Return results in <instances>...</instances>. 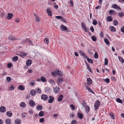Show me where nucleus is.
Listing matches in <instances>:
<instances>
[{
    "instance_id": "nucleus-1",
    "label": "nucleus",
    "mask_w": 124,
    "mask_h": 124,
    "mask_svg": "<svg viewBox=\"0 0 124 124\" xmlns=\"http://www.w3.org/2000/svg\"><path fill=\"white\" fill-rule=\"evenodd\" d=\"M100 102L99 101H96L94 104V110H96L98 109L99 106Z\"/></svg>"
},
{
    "instance_id": "nucleus-2",
    "label": "nucleus",
    "mask_w": 124,
    "mask_h": 124,
    "mask_svg": "<svg viewBox=\"0 0 124 124\" xmlns=\"http://www.w3.org/2000/svg\"><path fill=\"white\" fill-rule=\"evenodd\" d=\"M8 39L12 41L18 40L19 39H16L15 37L12 36H10L8 38Z\"/></svg>"
},
{
    "instance_id": "nucleus-3",
    "label": "nucleus",
    "mask_w": 124,
    "mask_h": 124,
    "mask_svg": "<svg viewBox=\"0 0 124 124\" xmlns=\"http://www.w3.org/2000/svg\"><path fill=\"white\" fill-rule=\"evenodd\" d=\"M112 7L113 8L119 9L120 10H121V8L120 7L116 4H113L112 5Z\"/></svg>"
},
{
    "instance_id": "nucleus-4",
    "label": "nucleus",
    "mask_w": 124,
    "mask_h": 124,
    "mask_svg": "<svg viewBox=\"0 0 124 124\" xmlns=\"http://www.w3.org/2000/svg\"><path fill=\"white\" fill-rule=\"evenodd\" d=\"M79 52L80 55L82 56L83 57L85 58H87L88 57V56L86 55L85 54H84V52L83 51L79 50Z\"/></svg>"
},
{
    "instance_id": "nucleus-5",
    "label": "nucleus",
    "mask_w": 124,
    "mask_h": 124,
    "mask_svg": "<svg viewBox=\"0 0 124 124\" xmlns=\"http://www.w3.org/2000/svg\"><path fill=\"white\" fill-rule=\"evenodd\" d=\"M81 25L82 28L84 29V31L86 32H88V30L87 29L86 26L85 24L84 23H81Z\"/></svg>"
},
{
    "instance_id": "nucleus-6",
    "label": "nucleus",
    "mask_w": 124,
    "mask_h": 124,
    "mask_svg": "<svg viewBox=\"0 0 124 124\" xmlns=\"http://www.w3.org/2000/svg\"><path fill=\"white\" fill-rule=\"evenodd\" d=\"M54 100V98L52 96H49V99L48 101L49 103H52Z\"/></svg>"
},
{
    "instance_id": "nucleus-7",
    "label": "nucleus",
    "mask_w": 124,
    "mask_h": 124,
    "mask_svg": "<svg viewBox=\"0 0 124 124\" xmlns=\"http://www.w3.org/2000/svg\"><path fill=\"white\" fill-rule=\"evenodd\" d=\"M41 98L42 100L44 101H46L48 99V97L46 95L42 94L41 96Z\"/></svg>"
},
{
    "instance_id": "nucleus-8",
    "label": "nucleus",
    "mask_w": 124,
    "mask_h": 124,
    "mask_svg": "<svg viewBox=\"0 0 124 124\" xmlns=\"http://www.w3.org/2000/svg\"><path fill=\"white\" fill-rule=\"evenodd\" d=\"M6 108L3 106H1L0 108V111L1 112L4 113L6 111Z\"/></svg>"
},
{
    "instance_id": "nucleus-9",
    "label": "nucleus",
    "mask_w": 124,
    "mask_h": 124,
    "mask_svg": "<svg viewBox=\"0 0 124 124\" xmlns=\"http://www.w3.org/2000/svg\"><path fill=\"white\" fill-rule=\"evenodd\" d=\"M51 9L50 8H48L46 9V11L49 15L50 16H52V12Z\"/></svg>"
},
{
    "instance_id": "nucleus-10",
    "label": "nucleus",
    "mask_w": 124,
    "mask_h": 124,
    "mask_svg": "<svg viewBox=\"0 0 124 124\" xmlns=\"http://www.w3.org/2000/svg\"><path fill=\"white\" fill-rule=\"evenodd\" d=\"M56 74L57 75H58L60 76H62V75L61 73V71H60L59 70H56L55 72Z\"/></svg>"
},
{
    "instance_id": "nucleus-11",
    "label": "nucleus",
    "mask_w": 124,
    "mask_h": 124,
    "mask_svg": "<svg viewBox=\"0 0 124 124\" xmlns=\"http://www.w3.org/2000/svg\"><path fill=\"white\" fill-rule=\"evenodd\" d=\"M84 85L85 87L86 88L87 90H88L89 91H90L91 93H92L93 94H94V93L91 89L90 87H89L86 85V84H85Z\"/></svg>"
},
{
    "instance_id": "nucleus-12",
    "label": "nucleus",
    "mask_w": 124,
    "mask_h": 124,
    "mask_svg": "<svg viewBox=\"0 0 124 124\" xmlns=\"http://www.w3.org/2000/svg\"><path fill=\"white\" fill-rule=\"evenodd\" d=\"M23 42H24V43L28 42L29 44L31 45L32 44V42L30 39H27L25 40H23Z\"/></svg>"
},
{
    "instance_id": "nucleus-13",
    "label": "nucleus",
    "mask_w": 124,
    "mask_h": 124,
    "mask_svg": "<svg viewBox=\"0 0 124 124\" xmlns=\"http://www.w3.org/2000/svg\"><path fill=\"white\" fill-rule=\"evenodd\" d=\"M29 104L30 105L31 107L35 105V103L33 101L30 100L29 101Z\"/></svg>"
},
{
    "instance_id": "nucleus-14",
    "label": "nucleus",
    "mask_w": 124,
    "mask_h": 124,
    "mask_svg": "<svg viewBox=\"0 0 124 124\" xmlns=\"http://www.w3.org/2000/svg\"><path fill=\"white\" fill-rule=\"evenodd\" d=\"M60 29L62 31H65L67 30V28L63 25H61Z\"/></svg>"
},
{
    "instance_id": "nucleus-15",
    "label": "nucleus",
    "mask_w": 124,
    "mask_h": 124,
    "mask_svg": "<svg viewBox=\"0 0 124 124\" xmlns=\"http://www.w3.org/2000/svg\"><path fill=\"white\" fill-rule=\"evenodd\" d=\"M87 81L88 85H90L92 83V80L90 78H87Z\"/></svg>"
},
{
    "instance_id": "nucleus-16",
    "label": "nucleus",
    "mask_w": 124,
    "mask_h": 124,
    "mask_svg": "<svg viewBox=\"0 0 124 124\" xmlns=\"http://www.w3.org/2000/svg\"><path fill=\"white\" fill-rule=\"evenodd\" d=\"M63 79L62 78L59 77L57 80V84L59 85V84L60 83L63 81Z\"/></svg>"
},
{
    "instance_id": "nucleus-17",
    "label": "nucleus",
    "mask_w": 124,
    "mask_h": 124,
    "mask_svg": "<svg viewBox=\"0 0 124 124\" xmlns=\"http://www.w3.org/2000/svg\"><path fill=\"white\" fill-rule=\"evenodd\" d=\"M30 93L32 96H34L36 94V92L35 90L33 89H32L31 90Z\"/></svg>"
},
{
    "instance_id": "nucleus-18",
    "label": "nucleus",
    "mask_w": 124,
    "mask_h": 124,
    "mask_svg": "<svg viewBox=\"0 0 124 124\" xmlns=\"http://www.w3.org/2000/svg\"><path fill=\"white\" fill-rule=\"evenodd\" d=\"M77 115L79 119H82L83 118V116L82 114L81 113H80L78 112L77 113Z\"/></svg>"
},
{
    "instance_id": "nucleus-19",
    "label": "nucleus",
    "mask_w": 124,
    "mask_h": 124,
    "mask_svg": "<svg viewBox=\"0 0 124 124\" xmlns=\"http://www.w3.org/2000/svg\"><path fill=\"white\" fill-rule=\"evenodd\" d=\"M106 20L108 22L112 21V17L111 16H108L106 18Z\"/></svg>"
},
{
    "instance_id": "nucleus-20",
    "label": "nucleus",
    "mask_w": 124,
    "mask_h": 124,
    "mask_svg": "<svg viewBox=\"0 0 124 124\" xmlns=\"http://www.w3.org/2000/svg\"><path fill=\"white\" fill-rule=\"evenodd\" d=\"M13 16V14L11 13H9L8 14L7 18L8 19H10L12 18Z\"/></svg>"
},
{
    "instance_id": "nucleus-21",
    "label": "nucleus",
    "mask_w": 124,
    "mask_h": 124,
    "mask_svg": "<svg viewBox=\"0 0 124 124\" xmlns=\"http://www.w3.org/2000/svg\"><path fill=\"white\" fill-rule=\"evenodd\" d=\"M53 88H54V91L55 93H57L59 92V87H56Z\"/></svg>"
},
{
    "instance_id": "nucleus-22",
    "label": "nucleus",
    "mask_w": 124,
    "mask_h": 124,
    "mask_svg": "<svg viewBox=\"0 0 124 124\" xmlns=\"http://www.w3.org/2000/svg\"><path fill=\"white\" fill-rule=\"evenodd\" d=\"M32 63V61L31 60H28L26 62V65L28 66H30Z\"/></svg>"
},
{
    "instance_id": "nucleus-23",
    "label": "nucleus",
    "mask_w": 124,
    "mask_h": 124,
    "mask_svg": "<svg viewBox=\"0 0 124 124\" xmlns=\"http://www.w3.org/2000/svg\"><path fill=\"white\" fill-rule=\"evenodd\" d=\"M109 29L111 31L113 32H115L116 31V28L113 26H110L109 27Z\"/></svg>"
},
{
    "instance_id": "nucleus-24",
    "label": "nucleus",
    "mask_w": 124,
    "mask_h": 124,
    "mask_svg": "<svg viewBox=\"0 0 124 124\" xmlns=\"http://www.w3.org/2000/svg\"><path fill=\"white\" fill-rule=\"evenodd\" d=\"M63 96L62 94H60L59 95V96L58 99V100H57L58 101H62V100L63 99Z\"/></svg>"
},
{
    "instance_id": "nucleus-25",
    "label": "nucleus",
    "mask_w": 124,
    "mask_h": 124,
    "mask_svg": "<svg viewBox=\"0 0 124 124\" xmlns=\"http://www.w3.org/2000/svg\"><path fill=\"white\" fill-rule=\"evenodd\" d=\"M6 115L10 117L12 115V112L10 111H8L7 112Z\"/></svg>"
},
{
    "instance_id": "nucleus-26",
    "label": "nucleus",
    "mask_w": 124,
    "mask_h": 124,
    "mask_svg": "<svg viewBox=\"0 0 124 124\" xmlns=\"http://www.w3.org/2000/svg\"><path fill=\"white\" fill-rule=\"evenodd\" d=\"M26 105V104L24 102H22L20 104V106L23 108L25 107Z\"/></svg>"
},
{
    "instance_id": "nucleus-27",
    "label": "nucleus",
    "mask_w": 124,
    "mask_h": 124,
    "mask_svg": "<svg viewBox=\"0 0 124 124\" xmlns=\"http://www.w3.org/2000/svg\"><path fill=\"white\" fill-rule=\"evenodd\" d=\"M36 109L38 110H41L42 109V107L40 105H38L36 106Z\"/></svg>"
},
{
    "instance_id": "nucleus-28",
    "label": "nucleus",
    "mask_w": 124,
    "mask_h": 124,
    "mask_svg": "<svg viewBox=\"0 0 124 124\" xmlns=\"http://www.w3.org/2000/svg\"><path fill=\"white\" fill-rule=\"evenodd\" d=\"M15 122L16 124H20L21 123V120L20 119H16Z\"/></svg>"
},
{
    "instance_id": "nucleus-29",
    "label": "nucleus",
    "mask_w": 124,
    "mask_h": 124,
    "mask_svg": "<svg viewBox=\"0 0 124 124\" xmlns=\"http://www.w3.org/2000/svg\"><path fill=\"white\" fill-rule=\"evenodd\" d=\"M5 122L6 124H11V120L9 119H7L6 120Z\"/></svg>"
},
{
    "instance_id": "nucleus-30",
    "label": "nucleus",
    "mask_w": 124,
    "mask_h": 124,
    "mask_svg": "<svg viewBox=\"0 0 124 124\" xmlns=\"http://www.w3.org/2000/svg\"><path fill=\"white\" fill-rule=\"evenodd\" d=\"M44 115V112L43 111H41L39 112L38 115L39 116L42 117Z\"/></svg>"
},
{
    "instance_id": "nucleus-31",
    "label": "nucleus",
    "mask_w": 124,
    "mask_h": 124,
    "mask_svg": "<svg viewBox=\"0 0 124 124\" xmlns=\"http://www.w3.org/2000/svg\"><path fill=\"white\" fill-rule=\"evenodd\" d=\"M118 59L120 62L122 63H123L124 62V60L120 56L118 57Z\"/></svg>"
},
{
    "instance_id": "nucleus-32",
    "label": "nucleus",
    "mask_w": 124,
    "mask_h": 124,
    "mask_svg": "<svg viewBox=\"0 0 124 124\" xmlns=\"http://www.w3.org/2000/svg\"><path fill=\"white\" fill-rule=\"evenodd\" d=\"M41 80L43 82H45L46 81V78L43 77H41L40 78Z\"/></svg>"
},
{
    "instance_id": "nucleus-33",
    "label": "nucleus",
    "mask_w": 124,
    "mask_h": 124,
    "mask_svg": "<svg viewBox=\"0 0 124 124\" xmlns=\"http://www.w3.org/2000/svg\"><path fill=\"white\" fill-rule=\"evenodd\" d=\"M115 13V11L112 10H110L109 11V13L110 15H112L114 14Z\"/></svg>"
},
{
    "instance_id": "nucleus-34",
    "label": "nucleus",
    "mask_w": 124,
    "mask_h": 124,
    "mask_svg": "<svg viewBox=\"0 0 124 124\" xmlns=\"http://www.w3.org/2000/svg\"><path fill=\"white\" fill-rule=\"evenodd\" d=\"M18 88L20 90H24V87L22 85H20L18 86Z\"/></svg>"
},
{
    "instance_id": "nucleus-35",
    "label": "nucleus",
    "mask_w": 124,
    "mask_h": 124,
    "mask_svg": "<svg viewBox=\"0 0 124 124\" xmlns=\"http://www.w3.org/2000/svg\"><path fill=\"white\" fill-rule=\"evenodd\" d=\"M85 107V110L86 112L87 113H88L90 110V108L89 106H87Z\"/></svg>"
},
{
    "instance_id": "nucleus-36",
    "label": "nucleus",
    "mask_w": 124,
    "mask_h": 124,
    "mask_svg": "<svg viewBox=\"0 0 124 124\" xmlns=\"http://www.w3.org/2000/svg\"><path fill=\"white\" fill-rule=\"evenodd\" d=\"M113 23L114 25L116 26L118 24V22L116 20H115L113 22Z\"/></svg>"
},
{
    "instance_id": "nucleus-37",
    "label": "nucleus",
    "mask_w": 124,
    "mask_h": 124,
    "mask_svg": "<svg viewBox=\"0 0 124 124\" xmlns=\"http://www.w3.org/2000/svg\"><path fill=\"white\" fill-rule=\"evenodd\" d=\"M124 15V13L122 12H120L118 14V16L121 17H122Z\"/></svg>"
},
{
    "instance_id": "nucleus-38",
    "label": "nucleus",
    "mask_w": 124,
    "mask_h": 124,
    "mask_svg": "<svg viewBox=\"0 0 124 124\" xmlns=\"http://www.w3.org/2000/svg\"><path fill=\"white\" fill-rule=\"evenodd\" d=\"M104 41L105 42L107 45H109L110 44L109 42L107 39L105 38L104 39Z\"/></svg>"
},
{
    "instance_id": "nucleus-39",
    "label": "nucleus",
    "mask_w": 124,
    "mask_h": 124,
    "mask_svg": "<svg viewBox=\"0 0 124 124\" xmlns=\"http://www.w3.org/2000/svg\"><path fill=\"white\" fill-rule=\"evenodd\" d=\"M85 58L87 59V61L88 62L91 63H93V60L89 58L88 57L87 58Z\"/></svg>"
},
{
    "instance_id": "nucleus-40",
    "label": "nucleus",
    "mask_w": 124,
    "mask_h": 124,
    "mask_svg": "<svg viewBox=\"0 0 124 124\" xmlns=\"http://www.w3.org/2000/svg\"><path fill=\"white\" fill-rule=\"evenodd\" d=\"M73 1L72 0H70V1L69 2V4L71 7H72L73 5Z\"/></svg>"
},
{
    "instance_id": "nucleus-41",
    "label": "nucleus",
    "mask_w": 124,
    "mask_h": 124,
    "mask_svg": "<svg viewBox=\"0 0 124 124\" xmlns=\"http://www.w3.org/2000/svg\"><path fill=\"white\" fill-rule=\"evenodd\" d=\"M18 59V57L17 56H15L12 59L13 61L14 62H16L17 61Z\"/></svg>"
},
{
    "instance_id": "nucleus-42",
    "label": "nucleus",
    "mask_w": 124,
    "mask_h": 124,
    "mask_svg": "<svg viewBox=\"0 0 124 124\" xmlns=\"http://www.w3.org/2000/svg\"><path fill=\"white\" fill-rule=\"evenodd\" d=\"M49 82L52 85H54L55 84V81L52 79H50V80Z\"/></svg>"
},
{
    "instance_id": "nucleus-43",
    "label": "nucleus",
    "mask_w": 124,
    "mask_h": 124,
    "mask_svg": "<svg viewBox=\"0 0 124 124\" xmlns=\"http://www.w3.org/2000/svg\"><path fill=\"white\" fill-rule=\"evenodd\" d=\"M44 42H45L46 44L48 45L49 44L48 39L47 38H45L44 40Z\"/></svg>"
},
{
    "instance_id": "nucleus-44",
    "label": "nucleus",
    "mask_w": 124,
    "mask_h": 124,
    "mask_svg": "<svg viewBox=\"0 0 124 124\" xmlns=\"http://www.w3.org/2000/svg\"><path fill=\"white\" fill-rule=\"evenodd\" d=\"M116 101L118 102L122 103L123 102L119 98H117L116 99Z\"/></svg>"
},
{
    "instance_id": "nucleus-45",
    "label": "nucleus",
    "mask_w": 124,
    "mask_h": 124,
    "mask_svg": "<svg viewBox=\"0 0 124 124\" xmlns=\"http://www.w3.org/2000/svg\"><path fill=\"white\" fill-rule=\"evenodd\" d=\"M108 63V60L107 58H105L104 64L105 65H107Z\"/></svg>"
},
{
    "instance_id": "nucleus-46",
    "label": "nucleus",
    "mask_w": 124,
    "mask_h": 124,
    "mask_svg": "<svg viewBox=\"0 0 124 124\" xmlns=\"http://www.w3.org/2000/svg\"><path fill=\"white\" fill-rule=\"evenodd\" d=\"M94 58L95 59H97L98 58V53L97 52H96L94 55Z\"/></svg>"
},
{
    "instance_id": "nucleus-47",
    "label": "nucleus",
    "mask_w": 124,
    "mask_h": 124,
    "mask_svg": "<svg viewBox=\"0 0 124 124\" xmlns=\"http://www.w3.org/2000/svg\"><path fill=\"white\" fill-rule=\"evenodd\" d=\"M92 40L94 41H96L97 40L96 38L94 36H92Z\"/></svg>"
},
{
    "instance_id": "nucleus-48",
    "label": "nucleus",
    "mask_w": 124,
    "mask_h": 124,
    "mask_svg": "<svg viewBox=\"0 0 124 124\" xmlns=\"http://www.w3.org/2000/svg\"><path fill=\"white\" fill-rule=\"evenodd\" d=\"M82 106L84 107H86V103L85 102V101L84 100L82 102Z\"/></svg>"
},
{
    "instance_id": "nucleus-49",
    "label": "nucleus",
    "mask_w": 124,
    "mask_h": 124,
    "mask_svg": "<svg viewBox=\"0 0 124 124\" xmlns=\"http://www.w3.org/2000/svg\"><path fill=\"white\" fill-rule=\"evenodd\" d=\"M70 107L71 108L72 110H74L75 109V107L72 104H71L70 105Z\"/></svg>"
},
{
    "instance_id": "nucleus-50",
    "label": "nucleus",
    "mask_w": 124,
    "mask_h": 124,
    "mask_svg": "<svg viewBox=\"0 0 124 124\" xmlns=\"http://www.w3.org/2000/svg\"><path fill=\"white\" fill-rule=\"evenodd\" d=\"M104 80L107 84H108L109 82V78H107L105 79H104Z\"/></svg>"
},
{
    "instance_id": "nucleus-51",
    "label": "nucleus",
    "mask_w": 124,
    "mask_h": 124,
    "mask_svg": "<svg viewBox=\"0 0 124 124\" xmlns=\"http://www.w3.org/2000/svg\"><path fill=\"white\" fill-rule=\"evenodd\" d=\"M87 66V68L88 70V71L90 72H92V71L91 70L89 66V65H88L86 66Z\"/></svg>"
},
{
    "instance_id": "nucleus-52",
    "label": "nucleus",
    "mask_w": 124,
    "mask_h": 124,
    "mask_svg": "<svg viewBox=\"0 0 124 124\" xmlns=\"http://www.w3.org/2000/svg\"><path fill=\"white\" fill-rule=\"evenodd\" d=\"M35 19L36 21L38 22H39L40 20V19L38 16L36 17Z\"/></svg>"
},
{
    "instance_id": "nucleus-53",
    "label": "nucleus",
    "mask_w": 124,
    "mask_h": 124,
    "mask_svg": "<svg viewBox=\"0 0 124 124\" xmlns=\"http://www.w3.org/2000/svg\"><path fill=\"white\" fill-rule=\"evenodd\" d=\"M12 66V64L10 63H9L8 64V67L9 68H10Z\"/></svg>"
},
{
    "instance_id": "nucleus-54",
    "label": "nucleus",
    "mask_w": 124,
    "mask_h": 124,
    "mask_svg": "<svg viewBox=\"0 0 124 124\" xmlns=\"http://www.w3.org/2000/svg\"><path fill=\"white\" fill-rule=\"evenodd\" d=\"M97 23L96 20L95 19L94 20L93 22V24L94 25H96Z\"/></svg>"
},
{
    "instance_id": "nucleus-55",
    "label": "nucleus",
    "mask_w": 124,
    "mask_h": 124,
    "mask_svg": "<svg viewBox=\"0 0 124 124\" xmlns=\"http://www.w3.org/2000/svg\"><path fill=\"white\" fill-rule=\"evenodd\" d=\"M110 116H111V118L112 119H115V117L114 116V114L112 113H111L110 114Z\"/></svg>"
},
{
    "instance_id": "nucleus-56",
    "label": "nucleus",
    "mask_w": 124,
    "mask_h": 124,
    "mask_svg": "<svg viewBox=\"0 0 124 124\" xmlns=\"http://www.w3.org/2000/svg\"><path fill=\"white\" fill-rule=\"evenodd\" d=\"M37 92L39 93H41V90L39 89L38 88L37 90H36Z\"/></svg>"
},
{
    "instance_id": "nucleus-57",
    "label": "nucleus",
    "mask_w": 124,
    "mask_h": 124,
    "mask_svg": "<svg viewBox=\"0 0 124 124\" xmlns=\"http://www.w3.org/2000/svg\"><path fill=\"white\" fill-rule=\"evenodd\" d=\"M44 121V118H40L39 120V122L41 123L43 122Z\"/></svg>"
},
{
    "instance_id": "nucleus-58",
    "label": "nucleus",
    "mask_w": 124,
    "mask_h": 124,
    "mask_svg": "<svg viewBox=\"0 0 124 124\" xmlns=\"http://www.w3.org/2000/svg\"><path fill=\"white\" fill-rule=\"evenodd\" d=\"M14 86L13 85H11L9 88V89L10 90H13L14 89Z\"/></svg>"
},
{
    "instance_id": "nucleus-59",
    "label": "nucleus",
    "mask_w": 124,
    "mask_h": 124,
    "mask_svg": "<svg viewBox=\"0 0 124 124\" xmlns=\"http://www.w3.org/2000/svg\"><path fill=\"white\" fill-rule=\"evenodd\" d=\"M100 36L101 37L103 38V32L101 31V32L100 33Z\"/></svg>"
},
{
    "instance_id": "nucleus-60",
    "label": "nucleus",
    "mask_w": 124,
    "mask_h": 124,
    "mask_svg": "<svg viewBox=\"0 0 124 124\" xmlns=\"http://www.w3.org/2000/svg\"><path fill=\"white\" fill-rule=\"evenodd\" d=\"M76 121L75 120H73L71 122V124H76Z\"/></svg>"
},
{
    "instance_id": "nucleus-61",
    "label": "nucleus",
    "mask_w": 124,
    "mask_h": 124,
    "mask_svg": "<svg viewBox=\"0 0 124 124\" xmlns=\"http://www.w3.org/2000/svg\"><path fill=\"white\" fill-rule=\"evenodd\" d=\"M55 18L57 19H61L62 18V17L59 16H55Z\"/></svg>"
},
{
    "instance_id": "nucleus-62",
    "label": "nucleus",
    "mask_w": 124,
    "mask_h": 124,
    "mask_svg": "<svg viewBox=\"0 0 124 124\" xmlns=\"http://www.w3.org/2000/svg\"><path fill=\"white\" fill-rule=\"evenodd\" d=\"M29 113L30 114H33V111L32 109H31L29 111Z\"/></svg>"
},
{
    "instance_id": "nucleus-63",
    "label": "nucleus",
    "mask_w": 124,
    "mask_h": 124,
    "mask_svg": "<svg viewBox=\"0 0 124 124\" xmlns=\"http://www.w3.org/2000/svg\"><path fill=\"white\" fill-rule=\"evenodd\" d=\"M7 81L9 82L11 80V78L9 77H7Z\"/></svg>"
},
{
    "instance_id": "nucleus-64",
    "label": "nucleus",
    "mask_w": 124,
    "mask_h": 124,
    "mask_svg": "<svg viewBox=\"0 0 124 124\" xmlns=\"http://www.w3.org/2000/svg\"><path fill=\"white\" fill-rule=\"evenodd\" d=\"M121 31L122 32L124 33V26L121 28Z\"/></svg>"
}]
</instances>
